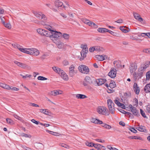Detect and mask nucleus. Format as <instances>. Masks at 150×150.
Masks as SVG:
<instances>
[{"instance_id":"f257e3e1","label":"nucleus","mask_w":150,"mask_h":150,"mask_svg":"<svg viewBox=\"0 0 150 150\" xmlns=\"http://www.w3.org/2000/svg\"><path fill=\"white\" fill-rule=\"evenodd\" d=\"M150 64V62L146 61L142 64L140 67L138 69V74L139 76V79H141L143 76V74H144V71H146Z\"/></svg>"},{"instance_id":"f03ea898","label":"nucleus","mask_w":150,"mask_h":150,"mask_svg":"<svg viewBox=\"0 0 150 150\" xmlns=\"http://www.w3.org/2000/svg\"><path fill=\"white\" fill-rule=\"evenodd\" d=\"M22 52L26 54L37 56L40 54V52L37 49L34 48H23L22 50Z\"/></svg>"},{"instance_id":"7ed1b4c3","label":"nucleus","mask_w":150,"mask_h":150,"mask_svg":"<svg viewBox=\"0 0 150 150\" xmlns=\"http://www.w3.org/2000/svg\"><path fill=\"white\" fill-rule=\"evenodd\" d=\"M62 33L53 30L51 32L50 35L49 36L54 42L57 39H59L62 37Z\"/></svg>"},{"instance_id":"20e7f679","label":"nucleus","mask_w":150,"mask_h":150,"mask_svg":"<svg viewBox=\"0 0 150 150\" xmlns=\"http://www.w3.org/2000/svg\"><path fill=\"white\" fill-rule=\"evenodd\" d=\"M107 104L110 112L113 114L115 111L114 103L110 99H108L107 101Z\"/></svg>"},{"instance_id":"39448f33","label":"nucleus","mask_w":150,"mask_h":150,"mask_svg":"<svg viewBox=\"0 0 150 150\" xmlns=\"http://www.w3.org/2000/svg\"><path fill=\"white\" fill-rule=\"evenodd\" d=\"M33 13L37 18L39 19L40 18L42 20V22L43 21H46L47 19L45 16L41 12L33 11Z\"/></svg>"},{"instance_id":"423d86ee","label":"nucleus","mask_w":150,"mask_h":150,"mask_svg":"<svg viewBox=\"0 0 150 150\" xmlns=\"http://www.w3.org/2000/svg\"><path fill=\"white\" fill-rule=\"evenodd\" d=\"M78 69L80 72L84 74H88L89 71V69L88 67L83 64L79 66Z\"/></svg>"},{"instance_id":"0eeeda50","label":"nucleus","mask_w":150,"mask_h":150,"mask_svg":"<svg viewBox=\"0 0 150 150\" xmlns=\"http://www.w3.org/2000/svg\"><path fill=\"white\" fill-rule=\"evenodd\" d=\"M93 82V80L89 76H86L85 78L83 81V85L85 86H88L92 84Z\"/></svg>"},{"instance_id":"6e6552de","label":"nucleus","mask_w":150,"mask_h":150,"mask_svg":"<svg viewBox=\"0 0 150 150\" xmlns=\"http://www.w3.org/2000/svg\"><path fill=\"white\" fill-rule=\"evenodd\" d=\"M106 108L103 106H100L97 108L96 111L99 114L103 115H106Z\"/></svg>"},{"instance_id":"1a4fd4ad","label":"nucleus","mask_w":150,"mask_h":150,"mask_svg":"<svg viewBox=\"0 0 150 150\" xmlns=\"http://www.w3.org/2000/svg\"><path fill=\"white\" fill-rule=\"evenodd\" d=\"M37 32L41 35L49 37L50 35V33L47 31L42 29L39 28L37 30Z\"/></svg>"},{"instance_id":"9d476101","label":"nucleus","mask_w":150,"mask_h":150,"mask_svg":"<svg viewBox=\"0 0 150 150\" xmlns=\"http://www.w3.org/2000/svg\"><path fill=\"white\" fill-rule=\"evenodd\" d=\"M129 107L131 109V112L134 115L137 117L140 116L139 112L136 108L131 104L129 105Z\"/></svg>"},{"instance_id":"9b49d317","label":"nucleus","mask_w":150,"mask_h":150,"mask_svg":"<svg viewBox=\"0 0 150 150\" xmlns=\"http://www.w3.org/2000/svg\"><path fill=\"white\" fill-rule=\"evenodd\" d=\"M130 72L131 74H132L137 69V65L135 63H132L129 67Z\"/></svg>"},{"instance_id":"f8f14e48","label":"nucleus","mask_w":150,"mask_h":150,"mask_svg":"<svg viewBox=\"0 0 150 150\" xmlns=\"http://www.w3.org/2000/svg\"><path fill=\"white\" fill-rule=\"evenodd\" d=\"M75 67L73 65H71L69 68V76L71 77L74 76L76 72L74 70Z\"/></svg>"},{"instance_id":"ddd939ff","label":"nucleus","mask_w":150,"mask_h":150,"mask_svg":"<svg viewBox=\"0 0 150 150\" xmlns=\"http://www.w3.org/2000/svg\"><path fill=\"white\" fill-rule=\"evenodd\" d=\"M116 69L111 68L110 71L108 73V75L111 78H114L116 76Z\"/></svg>"},{"instance_id":"4468645a","label":"nucleus","mask_w":150,"mask_h":150,"mask_svg":"<svg viewBox=\"0 0 150 150\" xmlns=\"http://www.w3.org/2000/svg\"><path fill=\"white\" fill-rule=\"evenodd\" d=\"M133 14L134 18L137 20L141 22H142L143 21V18L141 17L140 16L139 14L135 12H133Z\"/></svg>"},{"instance_id":"2eb2a0df","label":"nucleus","mask_w":150,"mask_h":150,"mask_svg":"<svg viewBox=\"0 0 150 150\" xmlns=\"http://www.w3.org/2000/svg\"><path fill=\"white\" fill-rule=\"evenodd\" d=\"M106 81V80L105 79H100L96 80L95 82L97 83V85L100 86L103 84Z\"/></svg>"},{"instance_id":"dca6fc26","label":"nucleus","mask_w":150,"mask_h":150,"mask_svg":"<svg viewBox=\"0 0 150 150\" xmlns=\"http://www.w3.org/2000/svg\"><path fill=\"white\" fill-rule=\"evenodd\" d=\"M133 90L135 93L138 95L140 92V89L137 83H134L133 86Z\"/></svg>"},{"instance_id":"f3484780","label":"nucleus","mask_w":150,"mask_h":150,"mask_svg":"<svg viewBox=\"0 0 150 150\" xmlns=\"http://www.w3.org/2000/svg\"><path fill=\"white\" fill-rule=\"evenodd\" d=\"M55 6L57 7H62L65 8L66 6L63 5L62 2L59 0H56L54 2Z\"/></svg>"},{"instance_id":"a211bd4d","label":"nucleus","mask_w":150,"mask_h":150,"mask_svg":"<svg viewBox=\"0 0 150 150\" xmlns=\"http://www.w3.org/2000/svg\"><path fill=\"white\" fill-rule=\"evenodd\" d=\"M47 21V20H46V21H43L41 22V24L45 26V28L47 29L48 30H49L51 32H52V31H53V30L52 29V28L50 25H46V24L45 22H46Z\"/></svg>"},{"instance_id":"6ab92c4d","label":"nucleus","mask_w":150,"mask_h":150,"mask_svg":"<svg viewBox=\"0 0 150 150\" xmlns=\"http://www.w3.org/2000/svg\"><path fill=\"white\" fill-rule=\"evenodd\" d=\"M57 44V47L59 49H62L64 48V44L61 41L56 42V41L54 42Z\"/></svg>"},{"instance_id":"aec40b11","label":"nucleus","mask_w":150,"mask_h":150,"mask_svg":"<svg viewBox=\"0 0 150 150\" xmlns=\"http://www.w3.org/2000/svg\"><path fill=\"white\" fill-rule=\"evenodd\" d=\"M136 129L140 132H147V130L145 129V127L144 126L139 125L137 127Z\"/></svg>"},{"instance_id":"412c9836","label":"nucleus","mask_w":150,"mask_h":150,"mask_svg":"<svg viewBox=\"0 0 150 150\" xmlns=\"http://www.w3.org/2000/svg\"><path fill=\"white\" fill-rule=\"evenodd\" d=\"M59 75L61 76L63 79L65 80H67L68 79V77L67 75L63 70L62 71Z\"/></svg>"},{"instance_id":"4be33fe9","label":"nucleus","mask_w":150,"mask_h":150,"mask_svg":"<svg viewBox=\"0 0 150 150\" xmlns=\"http://www.w3.org/2000/svg\"><path fill=\"white\" fill-rule=\"evenodd\" d=\"M12 45L14 48L18 49L19 50L22 52L23 48L19 45L17 43H14L12 44Z\"/></svg>"},{"instance_id":"5701e85b","label":"nucleus","mask_w":150,"mask_h":150,"mask_svg":"<svg viewBox=\"0 0 150 150\" xmlns=\"http://www.w3.org/2000/svg\"><path fill=\"white\" fill-rule=\"evenodd\" d=\"M12 45L14 48L18 49L19 50L22 52L23 48L19 45L17 43H14L12 44Z\"/></svg>"},{"instance_id":"b1692460","label":"nucleus","mask_w":150,"mask_h":150,"mask_svg":"<svg viewBox=\"0 0 150 150\" xmlns=\"http://www.w3.org/2000/svg\"><path fill=\"white\" fill-rule=\"evenodd\" d=\"M91 122L95 124H103V122L99 120L96 118H93L91 119Z\"/></svg>"},{"instance_id":"393cba45","label":"nucleus","mask_w":150,"mask_h":150,"mask_svg":"<svg viewBox=\"0 0 150 150\" xmlns=\"http://www.w3.org/2000/svg\"><path fill=\"white\" fill-rule=\"evenodd\" d=\"M105 85L108 88L109 90L110 89L109 88V87H110L111 88H112L116 86V84L115 82L110 83L109 84V86H108V84L107 83L105 84Z\"/></svg>"},{"instance_id":"a878e982","label":"nucleus","mask_w":150,"mask_h":150,"mask_svg":"<svg viewBox=\"0 0 150 150\" xmlns=\"http://www.w3.org/2000/svg\"><path fill=\"white\" fill-rule=\"evenodd\" d=\"M52 68L54 71L58 73L59 75L62 72L61 71L63 70L60 68L56 67H53Z\"/></svg>"},{"instance_id":"bb28decb","label":"nucleus","mask_w":150,"mask_h":150,"mask_svg":"<svg viewBox=\"0 0 150 150\" xmlns=\"http://www.w3.org/2000/svg\"><path fill=\"white\" fill-rule=\"evenodd\" d=\"M144 91L146 93H148L150 92V84H147L145 86L144 89Z\"/></svg>"},{"instance_id":"cd10ccee","label":"nucleus","mask_w":150,"mask_h":150,"mask_svg":"<svg viewBox=\"0 0 150 150\" xmlns=\"http://www.w3.org/2000/svg\"><path fill=\"white\" fill-rule=\"evenodd\" d=\"M94 147L98 150H102V148H105L104 146L98 144H95Z\"/></svg>"},{"instance_id":"c85d7f7f","label":"nucleus","mask_w":150,"mask_h":150,"mask_svg":"<svg viewBox=\"0 0 150 150\" xmlns=\"http://www.w3.org/2000/svg\"><path fill=\"white\" fill-rule=\"evenodd\" d=\"M20 65L21 66L20 67L22 68L28 69H30V67L26 64L21 63Z\"/></svg>"},{"instance_id":"c756f323","label":"nucleus","mask_w":150,"mask_h":150,"mask_svg":"<svg viewBox=\"0 0 150 150\" xmlns=\"http://www.w3.org/2000/svg\"><path fill=\"white\" fill-rule=\"evenodd\" d=\"M95 57L99 61H103L105 59L104 56L102 55H97Z\"/></svg>"},{"instance_id":"7c9ffc66","label":"nucleus","mask_w":150,"mask_h":150,"mask_svg":"<svg viewBox=\"0 0 150 150\" xmlns=\"http://www.w3.org/2000/svg\"><path fill=\"white\" fill-rule=\"evenodd\" d=\"M0 86L7 90H9V89L10 88L9 86L1 83H0Z\"/></svg>"},{"instance_id":"2f4dec72","label":"nucleus","mask_w":150,"mask_h":150,"mask_svg":"<svg viewBox=\"0 0 150 150\" xmlns=\"http://www.w3.org/2000/svg\"><path fill=\"white\" fill-rule=\"evenodd\" d=\"M76 97L78 99H84L87 98L86 96L84 95L78 94L76 95Z\"/></svg>"},{"instance_id":"473e14b6","label":"nucleus","mask_w":150,"mask_h":150,"mask_svg":"<svg viewBox=\"0 0 150 150\" xmlns=\"http://www.w3.org/2000/svg\"><path fill=\"white\" fill-rule=\"evenodd\" d=\"M115 67L116 68H119L121 67L120 62L117 61H115L113 62Z\"/></svg>"},{"instance_id":"72a5a7b5","label":"nucleus","mask_w":150,"mask_h":150,"mask_svg":"<svg viewBox=\"0 0 150 150\" xmlns=\"http://www.w3.org/2000/svg\"><path fill=\"white\" fill-rule=\"evenodd\" d=\"M49 94L52 96H55L58 95V91L55 90L54 91H50L48 93Z\"/></svg>"},{"instance_id":"f704fd0d","label":"nucleus","mask_w":150,"mask_h":150,"mask_svg":"<svg viewBox=\"0 0 150 150\" xmlns=\"http://www.w3.org/2000/svg\"><path fill=\"white\" fill-rule=\"evenodd\" d=\"M88 52H86V51H84L83 50H82L81 52V55L83 58H81V60H83V58L86 57V54Z\"/></svg>"},{"instance_id":"c9c22d12","label":"nucleus","mask_w":150,"mask_h":150,"mask_svg":"<svg viewBox=\"0 0 150 150\" xmlns=\"http://www.w3.org/2000/svg\"><path fill=\"white\" fill-rule=\"evenodd\" d=\"M40 112L45 115H47L49 113L48 110L45 109H40Z\"/></svg>"},{"instance_id":"e433bc0d","label":"nucleus","mask_w":150,"mask_h":150,"mask_svg":"<svg viewBox=\"0 0 150 150\" xmlns=\"http://www.w3.org/2000/svg\"><path fill=\"white\" fill-rule=\"evenodd\" d=\"M46 131L47 132H48L49 133L55 136H58L59 134L58 133L54 132H53L51 131L48 130H46Z\"/></svg>"},{"instance_id":"4c0bfd02","label":"nucleus","mask_w":150,"mask_h":150,"mask_svg":"<svg viewBox=\"0 0 150 150\" xmlns=\"http://www.w3.org/2000/svg\"><path fill=\"white\" fill-rule=\"evenodd\" d=\"M81 48H83L82 50L88 52V48L86 45H81Z\"/></svg>"},{"instance_id":"58836bf2","label":"nucleus","mask_w":150,"mask_h":150,"mask_svg":"<svg viewBox=\"0 0 150 150\" xmlns=\"http://www.w3.org/2000/svg\"><path fill=\"white\" fill-rule=\"evenodd\" d=\"M105 30H106V28H99L98 29V31L101 33H105Z\"/></svg>"},{"instance_id":"ea45409f","label":"nucleus","mask_w":150,"mask_h":150,"mask_svg":"<svg viewBox=\"0 0 150 150\" xmlns=\"http://www.w3.org/2000/svg\"><path fill=\"white\" fill-rule=\"evenodd\" d=\"M102 124V126L107 129H110L111 128V127L109 125H107L106 124L103 123Z\"/></svg>"},{"instance_id":"a19ab883","label":"nucleus","mask_w":150,"mask_h":150,"mask_svg":"<svg viewBox=\"0 0 150 150\" xmlns=\"http://www.w3.org/2000/svg\"><path fill=\"white\" fill-rule=\"evenodd\" d=\"M3 25L5 27L7 28L8 29H10L11 28V24L10 23H5V24H4Z\"/></svg>"},{"instance_id":"79ce46f5","label":"nucleus","mask_w":150,"mask_h":150,"mask_svg":"<svg viewBox=\"0 0 150 150\" xmlns=\"http://www.w3.org/2000/svg\"><path fill=\"white\" fill-rule=\"evenodd\" d=\"M124 28V26H120V29L122 32L125 33H127L129 31L127 29H125Z\"/></svg>"},{"instance_id":"37998d69","label":"nucleus","mask_w":150,"mask_h":150,"mask_svg":"<svg viewBox=\"0 0 150 150\" xmlns=\"http://www.w3.org/2000/svg\"><path fill=\"white\" fill-rule=\"evenodd\" d=\"M146 33H138L137 34V35L139 37H145L146 38Z\"/></svg>"},{"instance_id":"c03bdc74","label":"nucleus","mask_w":150,"mask_h":150,"mask_svg":"<svg viewBox=\"0 0 150 150\" xmlns=\"http://www.w3.org/2000/svg\"><path fill=\"white\" fill-rule=\"evenodd\" d=\"M60 146H62V147H64L66 148L69 149V146H68L66 144L61 143L59 144Z\"/></svg>"},{"instance_id":"a18cd8bd","label":"nucleus","mask_w":150,"mask_h":150,"mask_svg":"<svg viewBox=\"0 0 150 150\" xmlns=\"http://www.w3.org/2000/svg\"><path fill=\"white\" fill-rule=\"evenodd\" d=\"M6 121L7 122L8 124L11 125L13 124L14 122L13 121L9 118H7L6 119Z\"/></svg>"},{"instance_id":"49530a36","label":"nucleus","mask_w":150,"mask_h":150,"mask_svg":"<svg viewBox=\"0 0 150 150\" xmlns=\"http://www.w3.org/2000/svg\"><path fill=\"white\" fill-rule=\"evenodd\" d=\"M62 37L65 39L68 40L69 38V35L67 34L64 33L63 34Z\"/></svg>"},{"instance_id":"de8ad7c7","label":"nucleus","mask_w":150,"mask_h":150,"mask_svg":"<svg viewBox=\"0 0 150 150\" xmlns=\"http://www.w3.org/2000/svg\"><path fill=\"white\" fill-rule=\"evenodd\" d=\"M38 80H45L47 79V78H46L45 77H44L42 76H39L37 78Z\"/></svg>"},{"instance_id":"09e8293b","label":"nucleus","mask_w":150,"mask_h":150,"mask_svg":"<svg viewBox=\"0 0 150 150\" xmlns=\"http://www.w3.org/2000/svg\"><path fill=\"white\" fill-rule=\"evenodd\" d=\"M146 79L149 80L150 78V70L147 72L146 74Z\"/></svg>"},{"instance_id":"8fccbe9b","label":"nucleus","mask_w":150,"mask_h":150,"mask_svg":"<svg viewBox=\"0 0 150 150\" xmlns=\"http://www.w3.org/2000/svg\"><path fill=\"white\" fill-rule=\"evenodd\" d=\"M95 144L92 142H87L86 143V145L90 147L94 146Z\"/></svg>"},{"instance_id":"3c124183","label":"nucleus","mask_w":150,"mask_h":150,"mask_svg":"<svg viewBox=\"0 0 150 150\" xmlns=\"http://www.w3.org/2000/svg\"><path fill=\"white\" fill-rule=\"evenodd\" d=\"M21 135L22 137H25L30 138L31 137V136L30 135H29L24 133H22L21 134Z\"/></svg>"},{"instance_id":"603ef678","label":"nucleus","mask_w":150,"mask_h":150,"mask_svg":"<svg viewBox=\"0 0 150 150\" xmlns=\"http://www.w3.org/2000/svg\"><path fill=\"white\" fill-rule=\"evenodd\" d=\"M140 113L142 115V116L144 118L146 117L145 114V113L144 112V111L142 110L141 109H140Z\"/></svg>"},{"instance_id":"864d4df0","label":"nucleus","mask_w":150,"mask_h":150,"mask_svg":"<svg viewBox=\"0 0 150 150\" xmlns=\"http://www.w3.org/2000/svg\"><path fill=\"white\" fill-rule=\"evenodd\" d=\"M133 77L135 80L137 79H139V76L138 73L137 74L136 73H134L133 74Z\"/></svg>"},{"instance_id":"5fc2aeb1","label":"nucleus","mask_w":150,"mask_h":150,"mask_svg":"<svg viewBox=\"0 0 150 150\" xmlns=\"http://www.w3.org/2000/svg\"><path fill=\"white\" fill-rule=\"evenodd\" d=\"M9 87L10 88V89H11L12 91H18L19 90V89L18 88H17L16 87H11L9 86Z\"/></svg>"},{"instance_id":"6e6d98bb","label":"nucleus","mask_w":150,"mask_h":150,"mask_svg":"<svg viewBox=\"0 0 150 150\" xmlns=\"http://www.w3.org/2000/svg\"><path fill=\"white\" fill-rule=\"evenodd\" d=\"M95 140L98 142L101 143H104L105 142L104 140L99 139H96Z\"/></svg>"},{"instance_id":"4d7b16f0","label":"nucleus","mask_w":150,"mask_h":150,"mask_svg":"<svg viewBox=\"0 0 150 150\" xmlns=\"http://www.w3.org/2000/svg\"><path fill=\"white\" fill-rule=\"evenodd\" d=\"M129 129L130 131L134 133H135L137 132V130L133 128H130Z\"/></svg>"},{"instance_id":"13d9d810","label":"nucleus","mask_w":150,"mask_h":150,"mask_svg":"<svg viewBox=\"0 0 150 150\" xmlns=\"http://www.w3.org/2000/svg\"><path fill=\"white\" fill-rule=\"evenodd\" d=\"M146 110L150 113V105H149L146 106Z\"/></svg>"},{"instance_id":"bf43d9fd","label":"nucleus","mask_w":150,"mask_h":150,"mask_svg":"<svg viewBox=\"0 0 150 150\" xmlns=\"http://www.w3.org/2000/svg\"><path fill=\"white\" fill-rule=\"evenodd\" d=\"M13 117L16 118V119L19 120H21V118L19 116H18L16 114H14L13 115Z\"/></svg>"},{"instance_id":"052dcab7","label":"nucleus","mask_w":150,"mask_h":150,"mask_svg":"<svg viewBox=\"0 0 150 150\" xmlns=\"http://www.w3.org/2000/svg\"><path fill=\"white\" fill-rule=\"evenodd\" d=\"M14 63L16 64L18 66L20 67V65L21 62H18L17 61H14Z\"/></svg>"},{"instance_id":"680f3d73","label":"nucleus","mask_w":150,"mask_h":150,"mask_svg":"<svg viewBox=\"0 0 150 150\" xmlns=\"http://www.w3.org/2000/svg\"><path fill=\"white\" fill-rule=\"evenodd\" d=\"M115 103L118 106L121 104V103L117 100H115Z\"/></svg>"},{"instance_id":"e2e57ef3","label":"nucleus","mask_w":150,"mask_h":150,"mask_svg":"<svg viewBox=\"0 0 150 150\" xmlns=\"http://www.w3.org/2000/svg\"><path fill=\"white\" fill-rule=\"evenodd\" d=\"M31 121L32 122L36 125H38L40 123L39 122L36 121L35 119H32L31 120Z\"/></svg>"},{"instance_id":"0e129e2a","label":"nucleus","mask_w":150,"mask_h":150,"mask_svg":"<svg viewBox=\"0 0 150 150\" xmlns=\"http://www.w3.org/2000/svg\"><path fill=\"white\" fill-rule=\"evenodd\" d=\"M39 124L41 125H42L45 127H48L50 125L48 124H43L42 123H40Z\"/></svg>"},{"instance_id":"69168bd1","label":"nucleus","mask_w":150,"mask_h":150,"mask_svg":"<svg viewBox=\"0 0 150 150\" xmlns=\"http://www.w3.org/2000/svg\"><path fill=\"white\" fill-rule=\"evenodd\" d=\"M83 22L87 24L88 23V22H89V20L86 19H83Z\"/></svg>"},{"instance_id":"338daca9","label":"nucleus","mask_w":150,"mask_h":150,"mask_svg":"<svg viewBox=\"0 0 150 150\" xmlns=\"http://www.w3.org/2000/svg\"><path fill=\"white\" fill-rule=\"evenodd\" d=\"M91 27L94 28H97L98 27V25L93 22L92 23V26H91Z\"/></svg>"},{"instance_id":"774afa93","label":"nucleus","mask_w":150,"mask_h":150,"mask_svg":"<svg viewBox=\"0 0 150 150\" xmlns=\"http://www.w3.org/2000/svg\"><path fill=\"white\" fill-rule=\"evenodd\" d=\"M144 51L146 53L150 54V48L145 49L144 50Z\"/></svg>"}]
</instances>
